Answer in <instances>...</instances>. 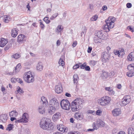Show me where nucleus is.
<instances>
[{
  "label": "nucleus",
  "mask_w": 134,
  "mask_h": 134,
  "mask_svg": "<svg viewBox=\"0 0 134 134\" xmlns=\"http://www.w3.org/2000/svg\"><path fill=\"white\" fill-rule=\"evenodd\" d=\"M107 9V7L106 5H104L103 6L102 8V9L103 10V11H105Z\"/></svg>",
  "instance_id": "nucleus-58"
},
{
  "label": "nucleus",
  "mask_w": 134,
  "mask_h": 134,
  "mask_svg": "<svg viewBox=\"0 0 134 134\" xmlns=\"http://www.w3.org/2000/svg\"><path fill=\"white\" fill-rule=\"evenodd\" d=\"M10 19V18L9 16L6 15L5 16V17L4 18V21L5 23H8L9 22Z\"/></svg>",
  "instance_id": "nucleus-35"
},
{
  "label": "nucleus",
  "mask_w": 134,
  "mask_h": 134,
  "mask_svg": "<svg viewBox=\"0 0 134 134\" xmlns=\"http://www.w3.org/2000/svg\"><path fill=\"white\" fill-rule=\"evenodd\" d=\"M21 68V65L20 63H19L16 66L13 72H10V75H13L14 74L15 72V73L18 72L20 70Z\"/></svg>",
  "instance_id": "nucleus-18"
},
{
  "label": "nucleus",
  "mask_w": 134,
  "mask_h": 134,
  "mask_svg": "<svg viewBox=\"0 0 134 134\" xmlns=\"http://www.w3.org/2000/svg\"><path fill=\"white\" fill-rule=\"evenodd\" d=\"M7 119V117L5 114L1 115L0 116V120L3 122H5Z\"/></svg>",
  "instance_id": "nucleus-26"
},
{
  "label": "nucleus",
  "mask_w": 134,
  "mask_h": 134,
  "mask_svg": "<svg viewBox=\"0 0 134 134\" xmlns=\"http://www.w3.org/2000/svg\"><path fill=\"white\" fill-rule=\"evenodd\" d=\"M98 18V16L97 15H95L91 18V20L92 21H95L97 20Z\"/></svg>",
  "instance_id": "nucleus-44"
},
{
  "label": "nucleus",
  "mask_w": 134,
  "mask_h": 134,
  "mask_svg": "<svg viewBox=\"0 0 134 134\" xmlns=\"http://www.w3.org/2000/svg\"><path fill=\"white\" fill-rule=\"evenodd\" d=\"M63 29V27L62 25H58L56 29V32L59 33L61 32Z\"/></svg>",
  "instance_id": "nucleus-29"
},
{
  "label": "nucleus",
  "mask_w": 134,
  "mask_h": 134,
  "mask_svg": "<svg viewBox=\"0 0 134 134\" xmlns=\"http://www.w3.org/2000/svg\"><path fill=\"white\" fill-rule=\"evenodd\" d=\"M25 36L22 34L19 35L17 37V42H23L24 41Z\"/></svg>",
  "instance_id": "nucleus-23"
},
{
  "label": "nucleus",
  "mask_w": 134,
  "mask_h": 134,
  "mask_svg": "<svg viewBox=\"0 0 134 134\" xmlns=\"http://www.w3.org/2000/svg\"><path fill=\"white\" fill-rule=\"evenodd\" d=\"M77 44V41H75L73 42V44H72V46L73 47H75Z\"/></svg>",
  "instance_id": "nucleus-61"
},
{
  "label": "nucleus",
  "mask_w": 134,
  "mask_h": 134,
  "mask_svg": "<svg viewBox=\"0 0 134 134\" xmlns=\"http://www.w3.org/2000/svg\"><path fill=\"white\" fill-rule=\"evenodd\" d=\"M126 6L128 8H130L132 7V4L130 3H128L126 4Z\"/></svg>",
  "instance_id": "nucleus-60"
},
{
  "label": "nucleus",
  "mask_w": 134,
  "mask_h": 134,
  "mask_svg": "<svg viewBox=\"0 0 134 134\" xmlns=\"http://www.w3.org/2000/svg\"><path fill=\"white\" fill-rule=\"evenodd\" d=\"M9 114L11 121H13L16 119L15 117L18 116V113L16 110H13L9 112Z\"/></svg>",
  "instance_id": "nucleus-11"
},
{
  "label": "nucleus",
  "mask_w": 134,
  "mask_h": 134,
  "mask_svg": "<svg viewBox=\"0 0 134 134\" xmlns=\"http://www.w3.org/2000/svg\"><path fill=\"white\" fill-rule=\"evenodd\" d=\"M55 92L58 94H60L63 92V88L61 83H58L56 85L55 88Z\"/></svg>",
  "instance_id": "nucleus-12"
},
{
  "label": "nucleus",
  "mask_w": 134,
  "mask_h": 134,
  "mask_svg": "<svg viewBox=\"0 0 134 134\" xmlns=\"http://www.w3.org/2000/svg\"><path fill=\"white\" fill-rule=\"evenodd\" d=\"M50 105L54 108H57L59 107V103L56 98H54L52 99L49 102Z\"/></svg>",
  "instance_id": "nucleus-10"
},
{
  "label": "nucleus",
  "mask_w": 134,
  "mask_h": 134,
  "mask_svg": "<svg viewBox=\"0 0 134 134\" xmlns=\"http://www.w3.org/2000/svg\"><path fill=\"white\" fill-rule=\"evenodd\" d=\"M92 127L94 130H97L98 129V127L96 126V124L95 122H94L92 124Z\"/></svg>",
  "instance_id": "nucleus-56"
},
{
  "label": "nucleus",
  "mask_w": 134,
  "mask_h": 134,
  "mask_svg": "<svg viewBox=\"0 0 134 134\" xmlns=\"http://www.w3.org/2000/svg\"><path fill=\"white\" fill-rule=\"evenodd\" d=\"M96 114L100 116L102 113V111L101 110H98L96 111Z\"/></svg>",
  "instance_id": "nucleus-49"
},
{
  "label": "nucleus",
  "mask_w": 134,
  "mask_h": 134,
  "mask_svg": "<svg viewBox=\"0 0 134 134\" xmlns=\"http://www.w3.org/2000/svg\"><path fill=\"white\" fill-rule=\"evenodd\" d=\"M127 75L129 77H131L134 75V72L133 71H129L127 73Z\"/></svg>",
  "instance_id": "nucleus-33"
},
{
  "label": "nucleus",
  "mask_w": 134,
  "mask_h": 134,
  "mask_svg": "<svg viewBox=\"0 0 134 134\" xmlns=\"http://www.w3.org/2000/svg\"><path fill=\"white\" fill-rule=\"evenodd\" d=\"M97 62L94 60H91L90 61V64L91 66H94L96 64Z\"/></svg>",
  "instance_id": "nucleus-42"
},
{
  "label": "nucleus",
  "mask_w": 134,
  "mask_h": 134,
  "mask_svg": "<svg viewBox=\"0 0 134 134\" xmlns=\"http://www.w3.org/2000/svg\"><path fill=\"white\" fill-rule=\"evenodd\" d=\"M17 91L18 92L19 94L22 93H24V91H23L22 89H21L19 87H17Z\"/></svg>",
  "instance_id": "nucleus-48"
},
{
  "label": "nucleus",
  "mask_w": 134,
  "mask_h": 134,
  "mask_svg": "<svg viewBox=\"0 0 134 134\" xmlns=\"http://www.w3.org/2000/svg\"><path fill=\"white\" fill-rule=\"evenodd\" d=\"M110 98L106 96L100 98L97 100L98 104L102 106H106L108 105L110 102Z\"/></svg>",
  "instance_id": "nucleus-5"
},
{
  "label": "nucleus",
  "mask_w": 134,
  "mask_h": 134,
  "mask_svg": "<svg viewBox=\"0 0 134 134\" xmlns=\"http://www.w3.org/2000/svg\"><path fill=\"white\" fill-rule=\"evenodd\" d=\"M23 78L26 82L29 83L33 82L35 80L34 74L30 71L24 73Z\"/></svg>",
  "instance_id": "nucleus-4"
},
{
  "label": "nucleus",
  "mask_w": 134,
  "mask_h": 134,
  "mask_svg": "<svg viewBox=\"0 0 134 134\" xmlns=\"http://www.w3.org/2000/svg\"><path fill=\"white\" fill-rule=\"evenodd\" d=\"M75 116L76 118L77 119L80 120L81 118H82L81 115L79 114H76L75 115Z\"/></svg>",
  "instance_id": "nucleus-47"
},
{
  "label": "nucleus",
  "mask_w": 134,
  "mask_h": 134,
  "mask_svg": "<svg viewBox=\"0 0 134 134\" xmlns=\"http://www.w3.org/2000/svg\"><path fill=\"white\" fill-rule=\"evenodd\" d=\"M14 127V125L12 124H9L8 125L6 129L7 130L10 131L12 130Z\"/></svg>",
  "instance_id": "nucleus-32"
},
{
  "label": "nucleus",
  "mask_w": 134,
  "mask_h": 134,
  "mask_svg": "<svg viewBox=\"0 0 134 134\" xmlns=\"http://www.w3.org/2000/svg\"><path fill=\"white\" fill-rule=\"evenodd\" d=\"M85 69L86 71H90V67L86 65Z\"/></svg>",
  "instance_id": "nucleus-57"
},
{
  "label": "nucleus",
  "mask_w": 134,
  "mask_h": 134,
  "mask_svg": "<svg viewBox=\"0 0 134 134\" xmlns=\"http://www.w3.org/2000/svg\"><path fill=\"white\" fill-rule=\"evenodd\" d=\"M60 41L59 40H57L56 42L57 46H59L60 45Z\"/></svg>",
  "instance_id": "nucleus-62"
},
{
  "label": "nucleus",
  "mask_w": 134,
  "mask_h": 134,
  "mask_svg": "<svg viewBox=\"0 0 134 134\" xmlns=\"http://www.w3.org/2000/svg\"><path fill=\"white\" fill-rule=\"evenodd\" d=\"M92 49V47H88L87 49V52L89 53H91V52Z\"/></svg>",
  "instance_id": "nucleus-59"
},
{
  "label": "nucleus",
  "mask_w": 134,
  "mask_h": 134,
  "mask_svg": "<svg viewBox=\"0 0 134 134\" xmlns=\"http://www.w3.org/2000/svg\"><path fill=\"white\" fill-rule=\"evenodd\" d=\"M60 105L62 108L65 110H69L70 107V104L67 99H63L60 102Z\"/></svg>",
  "instance_id": "nucleus-6"
},
{
  "label": "nucleus",
  "mask_w": 134,
  "mask_h": 134,
  "mask_svg": "<svg viewBox=\"0 0 134 134\" xmlns=\"http://www.w3.org/2000/svg\"><path fill=\"white\" fill-rule=\"evenodd\" d=\"M105 123L102 120L98 119L96 121V125L98 127H103L105 126Z\"/></svg>",
  "instance_id": "nucleus-15"
},
{
  "label": "nucleus",
  "mask_w": 134,
  "mask_h": 134,
  "mask_svg": "<svg viewBox=\"0 0 134 134\" xmlns=\"http://www.w3.org/2000/svg\"><path fill=\"white\" fill-rule=\"evenodd\" d=\"M12 35L14 37H15L18 34L17 30L15 29H14L12 30Z\"/></svg>",
  "instance_id": "nucleus-27"
},
{
  "label": "nucleus",
  "mask_w": 134,
  "mask_h": 134,
  "mask_svg": "<svg viewBox=\"0 0 134 134\" xmlns=\"http://www.w3.org/2000/svg\"><path fill=\"white\" fill-rule=\"evenodd\" d=\"M124 49L123 48H120L118 51V56L120 58H122L125 54Z\"/></svg>",
  "instance_id": "nucleus-19"
},
{
  "label": "nucleus",
  "mask_w": 134,
  "mask_h": 134,
  "mask_svg": "<svg viewBox=\"0 0 134 134\" xmlns=\"http://www.w3.org/2000/svg\"><path fill=\"white\" fill-rule=\"evenodd\" d=\"M80 63L79 64H76V65H74L73 67V68L74 69H75L78 68L79 66H80Z\"/></svg>",
  "instance_id": "nucleus-51"
},
{
  "label": "nucleus",
  "mask_w": 134,
  "mask_h": 134,
  "mask_svg": "<svg viewBox=\"0 0 134 134\" xmlns=\"http://www.w3.org/2000/svg\"><path fill=\"white\" fill-rule=\"evenodd\" d=\"M65 95L66 96L68 97H71V94L68 93H66Z\"/></svg>",
  "instance_id": "nucleus-64"
},
{
  "label": "nucleus",
  "mask_w": 134,
  "mask_h": 134,
  "mask_svg": "<svg viewBox=\"0 0 134 134\" xmlns=\"http://www.w3.org/2000/svg\"><path fill=\"white\" fill-rule=\"evenodd\" d=\"M12 46V44L10 43L8 44L5 47L4 50L6 51L8 49Z\"/></svg>",
  "instance_id": "nucleus-45"
},
{
  "label": "nucleus",
  "mask_w": 134,
  "mask_h": 134,
  "mask_svg": "<svg viewBox=\"0 0 134 134\" xmlns=\"http://www.w3.org/2000/svg\"><path fill=\"white\" fill-rule=\"evenodd\" d=\"M48 17H45L43 19V20L47 24H48L50 22V20L48 19Z\"/></svg>",
  "instance_id": "nucleus-43"
},
{
  "label": "nucleus",
  "mask_w": 134,
  "mask_h": 134,
  "mask_svg": "<svg viewBox=\"0 0 134 134\" xmlns=\"http://www.w3.org/2000/svg\"><path fill=\"white\" fill-rule=\"evenodd\" d=\"M61 117V114L59 112L55 113L53 116L52 120L54 121H56L59 120Z\"/></svg>",
  "instance_id": "nucleus-16"
},
{
  "label": "nucleus",
  "mask_w": 134,
  "mask_h": 134,
  "mask_svg": "<svg viewBox=\"0 0 134 134\" xmlns=\"http://www.w3.org/2000/svg\"><path fill=\"white\" fill-rule=\"evenodd\" d=\"M45 76L46 77L50 78L52 76L53 74L50 71L48 72L46 74Z\"/></svg>",
  "instance_id": "nucleus-39"
},
{
  "label": "nucleus",
  "mask_w": 134,
  "mask_h": 134,
  "mask_svg": "<svg viewBox=\"0 0 134 134\" xmlns=\"http://www.w3.org/2000/svg\"><path fill=\"white\" fill-rule=\"evenodd\" d=\"M29 114L27 113H24L23 115L22 118L18 120L15 121V122H23L24 123H26L29 121Z\"/></svg>",
  "instance_id": "nucleus-8"
},
{
  "label": "nucleus",
  "mask_w": 134,
  "mask_h": 134,
  "mask_svg": "<svg viewBox=\"0 0 134 134\" xmlns=\"http://www.w3.org/2000/svg\"><path fill=\"white\" fill-rule=\"evenodd\" d=\"M16 81L20 83V84H22L23 83V80L20 78H17L16 79Z\"/></svg>",
  "instance_id": "nucleus-54"
},
{
  "label": "nucleus",
  "mask_w": 134,
  "mask_h": 134,
  "mask_svg": "<svg viewBox=\"0 0 134 134\" xmlns=\"http://www.w3.org/2000/svg\"><path fill=\"white\" fill-rule=\"evenodd\" d=\"M87 113L89 114H92L94 113V111L91 110H89L87 111Z\"/></svg>",
  "instance_id": "nucleus-63"
},
{
  "label": "nucleus",
  "mask_w": 134,
  "mask_h": 134,
  "mask_svg": "<svg viewBox=\"0 0 134 134\" xmlns=\"http://www.w3.org/2000/svg\"><path fill=\"white\" fill-rule=\"evenodd\" d=\"M101 39L99 38L98 37L96 36L94 38V41L96 43L100 42V41Z\"/></svg>",
  "instance_id": "nucleus-38"
},
{
  "label": "nucleus",
  "mask_w": 134,
  "mask_h": 134,
  "mask_svg": "<svg viewBox=\"0 0 134 134\" xmlns=\"http://www.w3.org/2000/svg\"><path fill=\"white\" fill-rule=\"evenodd\" d=\"M115 75V73L114 71H112L110 73L108 74V76H113Z\"/></svg>",
  "instance_id": "nucleus-55"
},
{
  "label": "nucleus",
  "mask_w": 134,
  "mask_h": 134,
  "mask_svg": "<svg viewBox=\"0 0 134 134\" xmlns=\"http://www.w3.org/2000/svg\"><path fill=\"white\" fill-rule=\"evenodd\" d=\"M44 106H40L38 110L39 113L41 114H43L45 112V108Z\"/></svg>",
  "instance_id": "nucleus-28"
},
{
  "label": "nucleus",
  "mask_w": 134,
  "mask_h": 134,
  "mask_svg": "<svg viewBox=\"0 0 134 134\" xmlns=\"http://www.w3.org/2000/svg\"><path fill=\"white\" fill-rule=\"evenodd\" d=\"M115 20V18L113 16L109 17L108 19L105 21L106 24L103 28V29L107 32L109 31L110 29L113 28L114 27Z\"/></svg>",
  "instance_id": "nucleus-2"
},
{
  "label": "nucleus",
  "mask_w": 134,
  "mask_h": 134,
  "mask_svg": "<svg viewBox=\"0 0 134 134\" xmlns=\"http://www.w3.org/2000/svg\"><path fill=\"white\" fill-rule=\"evenodd\" d=\"M105 91L108 92V93L110 95H114L115 94V92L113 90V88L112 87H106L105 88Z\"/></svg>",
  "instance_id": "nucleus-17"
},
{
  "label": "nucleus",
  "mask_w": 134,
  "mask_h": 134,
  "mask_svg": "<svg viewBox=\"0 0 134 134\" xmlns=\"http://www.w3.org/2000/svg\"><path fill=\"white\" fill-rule=\"evenodd\" d=\"M112 114L114 116H117V108L114 109L112 111Z\"/></svg>",
  "instance_id": "nucleus-37"
},
{
  "label": "nucleus",
  "mask_w": 134,
  "mask_h": 134,
  "mask_svg": "<svg viewBox=\"0 0 134 134\" xmlns=\"http://www.w3.org/2000/svg\"><path fill=\"white\" fill-rule=\"evenodd\" d=\"M108 76V74L107 72H103L101 75L102 78L105 80Z\"/></svg>",
  "instance_id": "nucleus-31"
},
{
  "label": "nucleus",
  "mask_w": 134,
  "mask_h": 134,
  "mask_svg": "<svg viewBox=\"0 0 134 134\" xmlns=\"http://www.w3.org/2000/svg\"><path fill=\"white\" fill-rule=\"evenodd\" d=\"M57 128L58 130L63 132H66L68 131L67 127L62 125H57Z\"/></svg>",
  "instance_id": "nucleus-13"
},
{
  "label": "nucleus",
  "mask_w": 134,
  "mask_h": 134,
  "mask_svg": "<svg viewBox=\"0 0 134 134\" xmlns=\"http://www.w3.org/2000/svg\"><path fill=\"white\" fill-rule=\"evenodd\" d=\"M40 26L41 29H43L44 28L45 26L44 24L42 23V21L41 20H40Z\"/></svg>",
  "instance_id": "nucleus-52"
},
{
  "label": "nucleus",
  "mask_w": 134,
  "mask_h": 134,
  "mask_svg": "<svg viewBox=\"0 0 134 134\" xmlns=\"http://www.w3.org/2000/svg\"><path fill=\"white\" fill-rule=\"evenodd\" d=\"M82 32L81 33V36H82L83 35V34L85 35V34L86 31V29L85 27H83L82 29Z\"/></svg>",
  "instance_id": "nucleus-40"
},
{
  "label": "nucleus",
  "mask_w": 134,
  "mask_h": 134,
  "mask_svg": "<svg viewBox=\"0 0 134 134\" xmlns=\"http://www.w3.org/2000/svg\"><path fill=\"white\" fill-rule=\"evenodd\" d=\"M57 108L52 106H50L48 108V112L49 114H52L56 111Z\"/></svg>",
  "instance_id": "nucleus-21"
},
{
  "label": "nucleus",
  "mask_w": 134,
  "mask_h": 134,
  "mask_svg": "<svg viewBox=\"0 0 134 134\" xmlns=\"http://www.w3.org/2000/svg\"><path fill=\"white\" fill-rule=\"evenodd\" d=\"M80 66L79 67H80V68L82 69H85V66L86 65L85 63H84L83 64H82L81 63H80Z\"/></svg>",
  "instance_id": "nucleus-50"
},
{
  "label": "nucleus",
  "mask_w": 134,
  "mask_h": 134,
  "mask_svg": "<svg viewBox=\"0 0 134 134\" xmlns=\"http://www.w3.org/2000/svg\"><path fill=\"white\" fill-rule=\"evenodd\" d=\"M127 29L131 31L132 32H133L134 31V28L133 27H131L130 26H128L127 27Z\"/></svg>",
  "instance_id": "nucleus-53"
},
{
  "label": "nucleus",
  "mask_w": 134,
  "mask_h": 134,
  "mask_svg": "<svg viewBox=\"0 0 134 134\" xmlns=\"http://www.w3.org/2000/svg\"><path fill=\"white\" fill-rule=\"evenodd\" d=\"M40 125V127L44 130H50L53 129L54 127L52 123L49 121L48 119L45 118L41 120Z\"/></svg>",
  "instance_id": "nucleus-3"
},
{
  "label": "nucleus",
  "mask_w": 134,
  "mask_h": 134,
  "mask_svg": "<svg viewBox=\"0 0 134 134\" xmlns=\"http://www.w3.org/2000/svg\"><path fill=\"white\" fill-rule=\"evenodd\" d=\"M127 59L129 61H132L134 60V52L130 53L127 56Z\"/></svg>",
  "instance_id": "nucleus-25"
},
{
  "label": "nucleus",
  "mask_w": 134,
  "mask_h": 134,
  "mask_svg": "<svg viewBox=\"0 0 134 134\" xmlns=\"http://www.w3.org/2000/svg\"><path fill=\"white\" fill-rule=\"evenodd\" d=\"M131 101L130 96L129 95L126 96L122 99L120 104L121 106H124L129 103Z\"/></svg>",
  "instance_id": "nucleus-7"
},
{
  "label": "nucleus",
  "mask_w": 134,
  "mask_h": 134,
  "mask_svg": "<svg viewBox=\"0 0 134 134\" xmlns=\"http://www.w3.org/2000/svg\"><path fill=\"white\" fill-rule=\"evenodd\" d=\"M107 35L104 32H102L101 31H98L97 33H96V35L98 37L102 40H105L107 39Z\"/></svg>",
  "instance_id": "nucleus-9"
},
{
  "label": "nucleus",
  "mask_w": 134,
  "mask_h": 134,
  "mask_svg": "<svg viewBox=\"0 0 134 134\" xmlns=\"http://www.w3.org/2000/svg\"><path fill=\"white\" fill-rule=\"evenodd\" d=\"M41 101L42 102L43 106H47L48 105V102L46 98L44 97H42L41 98Z\"/></svg>",
  "instance_id": "nucleus-22"
},
{
  "label": "nucleus",
  "mask_w": 134,
  "mask_h": 134,
  "mask_svg": "<svg viewBox=\"0 0 134 134\" xmlns=\"http://www.w3.org/2000/svg\"><path fill=\"white\" fill-rule=\"evenodd\" d=\"M8 42L7 40L3 38L0 39V46L4 47Z\"/></svg>",
  "instance_id": "nucleus-20"
},
{
  "label": "nucleus",
  "mask_w": 134,
  "mask_h": 134,
  "mask_svg": "<svg viewBox=\"0 0 134 134\" xmlns=\"http://www.w3.org/2000/svg\"><path fill=\"white\" fill-rule=\"evenodd\" d=\"M12 57L15 59H17L20 57V55L17 53L13 55Z\"/></svg>",
  "instance_id": "nucleus-41"
},
{
  "label": "nucleus",
  "mask_w": 134,
  "mask_h": 134,
  "mask_svg": "<svg viewBox=\"0 0 134 134\" xmlns=\"http://www.w3.org/2000/svg\"><path fill=\"white\" fill-rule=\"evenodd\" d=\"M127 69L129 71H133L134 70V68L132 64H130L127 66Z\"/></svg>",
  "instance_id": "nucleus-36"
},
{
  "label": "nucleus",
  "mask_w": 134,
  "mask_h": 134,
  "mask_svg": "<svg viewBox=\"0 0 134 134\" xmlns=\"http://www.w3.org/2000/svg\"><path fill=\"white\" fill-rule=\"evenodd\" d=\"M43 68V66L42 63L41 62H39L37 65V70L39 71H41L42 70Z\"/></svg>",
  "instance_id": "nucleus-24"
},
{
  "label": "nucleus",
  "mask_w": 134,
  "mask_h": 134,
  "mask_svg": "<svg viewBox=\"0 0 134 134\" xmlns=\"http://www.w3.org/2000/svg\"><path fill=\"white\" fill-rule=\"evenodd\" d=\"M79 79L78 76L77 74H75L73 76V80L74 84H77Z\"/></svg>",
  "instance_id": "nucleus-30"
},
{
  "label": "nucleus",
  "mask_w": 134,
  "mask_h": 134,
  "mask_svg": "<svg viewBox=\"0 0 134 134\" xmlns=\"http://www.w3.org/2000/svg\"><path fill=\"white\" fill-rule=\"evenodd\" d=\"M83 103V100L80 98L75 99L71 103V111L75 112L80 110L82 107Z\"/></svg>",
  "instance_id": "nucleus-1"
},
{
  "label": "nucleus",
  "mask_w": 134,
  "mask_h": 134,
  "mask_svg": "<svg viewBox=\"0 0 134 134\" xmlns=\"http://www.w3.org/2000/svg\"><path fill=\"white\" fill-rule=\"evenodd\" d=\"M109 56V53L106 52H104L102 53V58L103 63L106 62L108 60Z\"/></svg>",
  "instance_id": "nucleus-14"
},
{
  "label": "nucleus",
  "mask_w": 134,
  "mask_h": 134,
  "mask_svg": "<svg viewBox=\"0 0 134 134\" xmlns=\"http://www.w3.org/2000/svg\"><path fill=\"white\" fill-rule=\"evenodd\" d=\"M59 64L60 65L63 66L64 64V62L62 59L60 58L59 60Z\"/></svg>",
  "instance_id": "nucleus-46"
},
{
  "label": "nucleus",
  "mask_w": 134,
  "mask_h": 134,
  "mask_svg": "<svg viewBox=\"0 0 134 134\" xmlns=\"http://www.w3.org/2000/svg\"><path fill=\"white\" fill-rule=\"evenodd\" d=\"M128 131V134H134V129L132 127L129 129Z\"/></svg>",
  "instance_id": "nucleus-34"
}]
</instances>
